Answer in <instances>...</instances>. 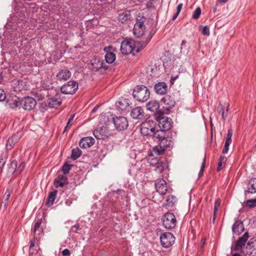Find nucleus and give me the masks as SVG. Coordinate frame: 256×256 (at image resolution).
<instances>
[{
  "instance_id": "17",
  "label": "nucleus",
  "mask_w": 256,
  "mask_h": 256,
  "mask_svg": "<svg viewBox=\"0 0 256 256\" xmlns=\"http://www.w3.org/2000/svg\"><path fill=\"white\" fill-rule=\"evenodd\" d=\"M156 192L161 195H164L168 191L167 184L163 178L158 180L155 184Z\"/></svg>"
},
{
  "instance_id": "62",
  "label": "nucleus",
  "mask_w": 256,
  "mask_h": 256,
  "mask_svg": "<svg viewBox=\"0 0 256 256\" xmlns=\"http://www.w3.org/2000/svg\"><path fill=\"white\" fill-rule=\"evenodd\" d=\"M186 43V40H182L181 44V46H182L183 45L185 44ZM182 48V47H181Z\"/></svg>"
},
{
  "instance_id": "16",
  "label": "nucleus",
  "mask_w": 256,
  "mask_h": 256,
  "mask_svg": "<svg viewBox=\"0 0 256 256\" xmlns=\"http://www.w3.org/2000/svg\"><path fill=\"white\" fill-rule=\"evenodd\" d=\"M130 104L129 99L121 98L116 102V106L118 110L126 112L129 110Z\"/></svg>"
},
{
  "instance_id": "33",
  "label": "nucleus",
  "mask_w": 256,
  "mask_h": 256,
  "mask_svg": "<svg viewBox=\"0 0 256 256\" xmlns=\"http://www.w3.org/2000/svg\"><path fill=\"white\" fill-rule=\"evenodd\" d=\"M130 18V14L129 12L124 11L122 12L119 14L118 16V20L120 22L124 23L127 20H129Z\"/></svg>"
},
{
  "instance_id": "44",
  "label": "nucleus",
  "mask_w": 256,
  "mask_h": 256,
  "mask_svg": "<svg viewBox=\"0 0 256 256\" xmlns=\"http://www.w3.org/2000/svg\"><path fill=\"white\" fill-rule=\"evenodd\" d=\"M202 12L201 8L200 7H198L194 11L192 18L194 20H197L199 18Z\"/></svg>"
},
{
  "instance_id": "12",
  "label": "nucleus",
  "mask_w": 256,
  "mask_h": 256,
  "mask_svg": "<svg viewBox=\"0 0 256 256\" xmlns=\"http://www.w3.org/2000/svg\"><path fill=\"white\" fill-rule=\"evenodd\" d=\"M36 100L32 98L26 96L22 98L20 101V104L26 110H30L36 106Z\"/></svg>"
},
{
  "instance_id": "20",
  "label": "nucleus",
  "mask_w": 256,
  "mask_h": 256,
  "mask_svg": "<svg viewBox=\"0 0 256 256\" xmlns=\"http://www.w3.org/2000/svg\"><path fill=\"white\" fill-rule=\"evenodd\" d=\"M154 90L158 94H165L168 90V85L164 82H159L154 85Z\"/></svg>"
},
{
  "instance_id": "63",
  "label": "nucleus",
  "mask_w": 256,
  "mask_h": 256,
  "mask_svg": "<svg viewBox=\"0 0 256 256\" xmlns=\"http://www.w3.org/2000/svg\"><path fill=\"white\" fill-rule=\"evenodd\" d=\"M220 2L222 3H226L228 2V0H218Z\"/></svg>"
},
{
  "instance_id": "23",
  "label": "nucleus",
  "mask_w": 256,
  "mask_h": 256,
  "mask_svg": "<svg viewBox=\"0 0 256 256\" xmlns=\"http://www.w3.org/2000/svg\"><path fill=\"white\" fill-rule=\"evenodd\" d=\"M130 116L134 119L141 120L144 116V110L139 106L134 108L131 110Z\"/></svg>"
},
{
  "instance_id": "59",
  "label": "nucleus",
  "mask_w": 256,
  "mask_h": 256,
  "mask_svg": "<svg viewBox=\"0 0 256 256\" xmlns=\"http://www.w3.org/2000/svg\"><path fill=\"white\" fill-rule=\"evenodd\" d=\"M72 202L70 200H66V205L70 206L72 204Z\"/></svg>"
},
{
  "instance_id": "45",
  "label": "nucleus",
  "mask_w": 256,
  "mask_h": 256,
  "mask_svg": "<svg viewBox=\"0 0 256 256\" xmlns=\"http://www.w3.org/2000/svg\"><path fill=\"white\" fill-rule=\"evenodd\" d=\"M246 204L250 208L256 206V198L255 199H250L246 200Z\"/></svg>"
},
{
  "instance_id": "5",
  "label": "nucleus",
  "mask_w": 256,
  "mask_h": 256,
  "mask_svg": "<svg viewBox=\"0 0 256 256\" xmlns=\"http://www.w3.org/2000/svg\"><path fill=\"white\" fill-rule=\"evenodd\" d=\"M146 19V18L140 13L136 17V23L133 28V32L138 38L142 36L146 32V28L144 24Z\"/></svg>"
},
{
  "instance_id": "13",
  "label": "nucleus",
  "mask_w": 256,
  "mask_h": 256,
  "mask_svg": "<svg viewBox=\"0 0 256 256\" xmlns=\"http://www.w3.org/2000/svg\"><path fill=\"white\" fill-rule=\"evenodd\" d=\"M162 102L164 104L163 108L166 110V114H168L170 110L174 107L175 100L170 95H166L161 100Z\"/></svg>"
},
{
  "instance_id": "38",
  "label": "nucleus",
  "mask_w": 256,
  "mask_h": 256,
  "mask_svg": "<svg viewBox=\"0 0 256 256\" xmlns=\"http://www.w3.org/2000/svg\"><path fill=\"white\" fill-rule=\"evenodd\" d=\"M226 161V157H225L224 156H221L220 157V158L219 159V162L218 163V168H217L218 171H220V170H222L223 168Z\"/></svg>"
},
{
  "instance_id": "53",
  "label": "nucleus",
  "mask_w": 256,
  "mask_h": 256,
  "mask_svg": "<svg viewBox=\"0 0 256 256\" xmlns=\"http://www.w3.org/2000/svg\"><path fill=\"white\" fill-rule=\"evenodd\" d=\"M230 143L225 142L224 148L222 150V153L223 154L227 153V152H228V150L229 146H230Z\"/></svg>"
},
{
  "instance_id": "27",
  "label": "nucleus",
  "mask_w": 256,
  "mask_h": 256,
  "mask_svg": "<svg viewBox=\"0 0 256 256\" xmlns=\"http://www.w3.org/2000/svg\"><path fill=\"white\" fill-rule=\"evenodd\" d=\"M166 135V131L161 129L156 130V129H154L152 137L154 140H157L160 142L163 138H164Z\"/></svg>"
},
{
  "instance_id": "29",
  "label": "nucleus",
  "mask_w": 256,
  "mask_h": 256,
  "mask_svg": "<svg viewBox=\"0 0 256 256\" xmlns=\"http://www.w3.org/2000/svg\"><path fill=\"white\" fill-rule=\"evenodd\" d=\"M109 48H104V51L106 52V54L105 55V60L107 63L108 64H112L116 60V54L112 52H108V49Z\"/></svg>"
},
{
  "instance_id": "64",
  "label": "nucleus",
  "mask_w": 256,
  "mask_h": 256,
  "mask_svg": "<svg viewBox=\"0 0 256 256\" xmlns=\"http://www.w3.org/2000/svg\"><path fill=\"white\" fill-rule=\"evenodd\" d=\"M232 256H242L240 254L238 253H236L232 254Z\"/></svg>"
},
{
  "instance_id": "2",
  "label": "nucleus",
  "mask_w": 256,
  "mask_h": 256,
  "mask_svg": "<svg viewBox=\"0 0 256 256\" xmlns=\"http://www.w3.org/2000/svg\"><path fill=\"white\" fill-rule=\"evenodd\" d=\"M164 112L162 111H159L154 114V117L158 122L159 128L166 132L172 128L173 122L170 118L164 116Z\"/></svg>"
},
{
  "instance_id": "21",
  "label": "nucleus",
  "mask_w": 256,
  "mask_h": 256,
  "mask_svg": "<svg viewBox=\"0 0 256 256\" xmlns=\"http://www.w3.org/2000/svg\"><path fill=\"white\" fill-rule=\"evenodd\" d=\"M71 72L67 69L61 70L57 73L56 78L58 80H67L71 76Z\"/></svg>"
},
{
  "instance_id": "52",
  "label": "nucleus",
  "mask_w": 256,
  "mask_h": 256,
  "mask_svg": "<svg viewBox=\"0 0 256 256\" xmlns=\"http://www.w3.org/2000/svg\"><path fill=\"white\" fill-rule=\"evenodd\" d=\"M26 164L24 162H22L18 167L17 168V171L19 173H20L24 168H25Z\"/></svg>"
},
{
  "instance_id": "26",
  "label": "nucleus",
  "mask_w": 256,
  "mask_h": 256,
  "mask_svg": "<svg viewBox=\"0 0 256 256\" xmlns=\"http://www.w3.org/2000/svg\"><path fill=\"white\" fill-rule=\"evenodd\" d=\"M62 100L58 95L48 99V104L50 107L56 108L60 106L62 104Z\"/></svg>"
},
{
  "instance_id": "1",
  "label": "nucleus",
  "mask_w": 256,
  "mask_h": 256,
  "mask_svg": "<svg viewBox=\"0 0 256 256\" xmlns=\"http://www.w3.org/2000/svg\"><path fill=\"white\" fill-rule=\"evenodd\" d=\"M140 42H135L131 40H124L121 44L120 50L122 54L128 55L134 51L140 52L143 48Z\"/></svg>"
},
{
  "instance_id": "18",
  "label": "nucleus",
  "mask_w": 256,
  "mask_h": 256,
  "mask_svg": "<svg viewBox=\"0 0 256 256\" xmlns=\"http://www.w3.org/2000/svg\"><path fill=\"white\" fill-rule=\"evenodd\" d=\"M246 248L248 254L252 256L256 255V238H250L246 244Z\"/></svg>"
},
{
  "instance_id": "60",
  "label": "nucleus",
  "mask_w": 256,
  "mask_h": 256,
  "mask_svg": "<svg viewBox=\"0 0 256 256\" xmlns=\"http://www.w3.org/2000/svg\"><path fill=\"white\" fill-rule=\"evenodd\" d=\"M179 14L178 12H176L172 16V20H174L178 16Z\"/></svg>"
},
{
  "instance_id": "56",
  "label": "nucleus",
  "mask_w": 256,
  "mask_h": 256,
  "mask_svg": "<svg viewBox=\"0 0 256 256\" xmlns=\"http://www.w3.org/2000/svg\"><path fill=\"white\" fill-rule=\"evenodd\" d=\"M206 156H205L203 159V162H202V166H201V168H200L201 170H204V168L206 167Z\"/></svg>"
},
{
  "instance_id": "43",
  "label": "nucleus",
  "mask_w": 256,
  "mask_h": 256,
  "mask_svg": "<svg viewBox=\"0 0 256 256\" xmlns=\"http://www.w3.org/2000/svg\"><path fill=\"white\" fill-rule=\"evenodd\" d=\"M12 192V187L10 186L8 187V188L6 190V192L4 196V197H3L6 202L8 201Z\"/></svg>"
},
{
  "instance_id": "28",
  "label": "nucleus",
  "mask_w": 256,
  "mask_h": 256,
  "mask_svg": "<svg viewBox=\"0 0 256 256\" xmlns=\"http://www.w3.org/2000/svg\"><path fill=\"white\" fill-rule=\"evenodd\" d=\"M246 192L254 194L256 192V178H251L248 184Z\"/></svg>"
},
{
  "instance_id": "42",
  "label": "nucleus",
  "mask_w": 256,
  "mask_h": 256,
  "mask_svg": "<svg viewBox=\"0 0 256 256\" xmlns=\"http://www.w3.org/2000/svg\"><path fill=\"white\" fill-rule=\"evenodd\" d=\"M72 166V164H68V162L64 163L62 168V170L64 174H67L69 172Z\"/></svg>"
},
{
  "instance_id": "6",
  "label": "nucleus",
  "mask_w": 256,
  "mask_h": 256,
  "mask_svg": "<svg viewBox=\"0 0 256 256\" xmlns=\"http://www.w3.org/2000/svg\"><path fill=\"white\" fill-rule=\"evenodd\" d=\"M164 226L168 230L174 228L176 226V219L175 216L172 212H166L162 218Z\"/></svg>"
},
{
  "instance_id": "14",
  "label": "nucleus",
  "mask_w": 256,
  "mask_h": 256,
  "mask_svg": "<svg viewBox=\"0 0 256 256\" xmlns=\"http://www.w3.org/2000/svg\"><path fill=\"white\" fill-rule=\"evenodd\" d=\"M94 136L98 140H105L109 137L110 133L106 126H102L93 132Z\"/></svg>"
},
{
  "instance_id": "58",
  "label": "nucleus",
  "mask_w": 256,
  "mask_h": 256,
  "mask_svg": "<svg viewBox=\"0 0 256 256\" xmlns=\"http://www.w3.org/2000/svg\"><path fill=\"white\" fill-rule=\"evenodd\" d=\"M72 228H75L76 229V230H78L80 229V225L78 224L74 225Z\"/></svg>"
},
{
  "instance_id": "30",
  "label": "nucleus",
  "mask_w": 256,
  "mask_h": 256,
  "mask_svg": "<svg viewBox=\"0 0 256 256\" xmlns=\"http://www.w3.org/2000/svg\"><path fill=\"white\" fill-rule=\"evenodd\" d=\"M176 202V198L175 196L172 195L169 196L167 197L163 206L166 207L168 209L174 206Z\"/></svg>"
},
{
  "instance_id": "57",
  "label": "nucleus",
  "mask_w": 256,
  "mask_h": 256,
  "mask_svg": "<svg viewBox=\"0 0 256 256\" xmlns=\"http://www.w3.org/2000/svg\"><path fill=\"white\" fill-rule=\"evenodd\" d=\"M182 6H183V4L182 3H180L178 4V6H177V8H176V12L180 14V12L182 8Z\"/></svg>"
},
{
  "instance_id": "15",
  "label": "nucleus",
  "mask_w": 256,
  "mask_h": 256,
  "mask_svg": "<svg viewBox=\"0 0 256 256\" xmlns=\"http://www.w3.org/2000/svg\"><path fill=\"white\" fill-rule=\"evenodd\" d=\"M249 237V233L247 232H244V235L240 237L236 240L234 247V250L237 252H241Z\"/></svg>"
},
{
  "instance_id": "48",
  "label": "nucleus",
  "mask_w": 256,
  "mask_h": 256,
  "mask_svg": "<svg viewBox=\"0 0 256 256\" xmlns=\"http://www.w3.org/2000/svg\"><path fill=\"white\" fill-rule=\"evenodd\" d=\"M153 35L154 34L151 32L146 38V41L144 42H141L142 43V48H144L146 46L152 38Z\"/></svg>"
},
{
  "instance_id": "46",
  "label": "nucleus",
  "mask_w": 256,
  "mask_h": 256,
  "mask_svg": "<svg viewBox=\"0 0 256 256\" xmlns=\"http://www.w3.org/2000/svg\"><path fill=\"white\" fill-rule=\"evenodd\" d=\"M74 116V114H73L70 116V118L68 119V122H67L66 126L65 127L64 132L68 130L73 124V120Z\"/></svg>"
},
{
  "instance_id": "47",
  "label": "nucleus",
  "mask_w": 256,
  "mask_h": 256,
  "mask_svg": "<svg viewBox=\"0 0 256 256\" xmlns=\"http://www.w3.org/2000/svg\"><path fill=\"white\" fill-rule=\"evenodd\" d=\"M232 136V129L230 128L228 130L225 142L231 144Z\"/></svg>"
},
{
  "instance_id": "22",
  "label": "nucleus",
  "mask_w": 256,
  "mask_h": 256,
  "mask_svg": "<svg viewBox=\"0 0 256 256\" xmlns=\"http://www.w3.org/2000/svg\"><path fill=\"white\" fill-rule=\"evenodd\" d=\"M160 105L159 102L156 100H152L148 102L146 104L147 110L154 112H157L159 111H162L160 110Z\"/></svg>"
},
{
  "instance_id": "10",
  "label": "nucleus",
  "mask_w": 256,
  "mask_h": 256,
  "mask_svg": "<svg viewBox=\"0 0 256 256\" xmlns=\"http://www.w3.org/2000/svg\"><path fill=\"white\" fill-rule=\"evenodd\" d=\"M78 83L74 80H70L64 84L60 88L61 92L66 94H72L78 89Z\"/></svg>"
},
{
  "instance_id": "41",
  "label": "nucleus",
  "mask_w": 256,
  "mask_h": 256,
  "mask_svg": "<svg viewBox=\"0 0 256 256\" xmlns=\"http://www.w3.org/2000/svg\"><path fill=\"white\" fill-rule=\"evenodd\" d=\"M17 165L18 162L16 160H12L10 164V166L8 168L9 172L14 174L16 170H17Z\"/></svg>"
},
{
  "instance_id": "25",
  "label": "nucleus",
  "mask_w": 256,
  "mask_h": 256,
  "mask_svg": "<svg viewBox=\"0 0 256 256\" xmlns=\"http://www.w3.org/2000/svg\"><path fill=\"white\" fill-rule=\"evenodd\" d=\"M68 184V178L64 174H58V178L54 180V186L56 188L62 187Z\"/></svg>"
},
{
  "instance_id": "51",
  "label": "nucleus",
  "mask_w": 256,
  "mask_h": 256,
  "mask_svg": "<svg viewBox=\"0 0 256 256\" xmlns=\"http://www.w3.org/2000/svg\"><path fill=\"white\" fill-rule=\"evenodd\" d=\"M6 98V94L2 89L0 88V102L4 101Z\"/></svg>"
},
{
  "instance_id": "24",
  "label": "nucleus",
  "mask_w": 256,
  "mask_h": 256,
  "mask_svg": "<svg viewBox=\"0 0 256 256\" xmlns=\"http://www.w3.org/2000/svg\"><path fill=\"white\" fill-rule=\"evenodd\" d=\"M244 230L243 223L240 220H236L232 226V232L236 235H239Z\"/></svg>"
},
{
  "instance_id": "36",
  "label": "nucleus",
  "mask_w": 256,
  "mask_h": 256,
  "mask_svg": "<svg viewBox=\"0 0 256 256\" xmlns=\"http://www.w3.org/2000/svg\"><path fill=\"white\" fill-rule=\"evenodd\" d=\"M156 155L153 152V150L148 154V161L150 164L154 166V167L157 164L160 162L157 158H152V157Z\"/></svg>"
},
{
  "instance_id": "40",
  "label": "nucleus",
  "mask_w": 256,
  "mask_h": 256,
  "mask_svg": "<svg viewBox=\"0 0 256 256\" xmlns=\"http://www.w3.org/2000/svg\"><path fill=\"white\" fill-rule=\"evenodd\" d=\"M225 105L226 106V112H224V106H222V105H220V112L222 113V118L224 120H226V118L227 116L228 112V108L230 106V104L228 103H226Z\"/></svg>"
},
{
  "instance_id": "34",
  "label": "nucleus",
  "mask_w": 256,
  "mask_h": 256,
  "mask_svg": "<svg viewBox=\"0 0 256 256\" xmlns=\"http://www.w3.org/2000/svg\"><path fill=\"white\" fill-rule=\"evenodd\" d=\"M17 138L16 136H12L10 137L6 144V148L7 150H10L17 142Z\"/></svg>"
},
{
  "instance_id": "39",
  "label": "nucleus",
  "mask_w": 256,
  "mask_h": 256,
  "mask_svg": "<svg viewBox=\"0 0 256 256\" xmlns=\"http://www.w3.org/2000/svg\"><path fill=\"white\" fill-rule=\"evenodd\" d=\"M8 158V154H2L0 158V172H2V170Z\"/></svg>"
},
{
  "instance_id": "9",
  "label": "nucleus",
  "mask_w": 256,
  "mask_h": 256,
  "mask_svg": "<svg viewBox=\"0 0 256 256\" xmlns=\"http://www.w3.org/2000/svg\"><path fill=\"white\" fill-rule=\"evenodd\" d=\"M90 68L92 70L97 72L101 68L106 70L108 66L105 64L104 60L100 57L94 56L90 60Z\"/></svg>"
},
{
  "instance_id": "32",
  "label": "nucleus",
  "mask_w": 256,
  "mask_h": 256,
  "mask_svg": "<svg viewBox=\"0 0 256 256\" xmlns=\"http://www.w3.org/2000/svg\"><path fill=\"white\" fill-rule=\"evenodd\" d=\"M57 190H54L52 192H50L48 196V198L46 202V205L48 206H50L52 205L54 200L56 198L57 195Z\"/></svg>"
},
{
  "instance_id": "11",
  "label": "nucleus",
  "mask_w": 256,
  "mask_h": 256,
  "mask_svg": "<svg viewBox=\"0 0 256 256\" xmlns=\"http://www.w3.org/2000/svg\"><path fill=\"white\" fill-rule=\"evenodd\" d=\"M116 128L120 131L126 130L128 126V121L124 116H116L112 118Z\"/></svg>"
},
{
  "instance_id": "19",
  "label": "nucleus",
  "mask_w": 256,
  "mask_h": 256,
  "mask_svg": "<svg viewBox=\"0 0 256 256\" xmlns=\"http://www.w3.org/2000/svg\"><path fill=\"white\" fill-rule=\"evenodd\" d=\"M95 140L90 136L82 138L80 142L79 146L80 148H86L91 147L94 144Z\"/></svg>"
},
{
  "instance_id": "37",
  "label": "nucleus",
  "mask_w": 256,
  "mask_h": 256,
  "mask_svg": "<svg viewBox=\"0 0 256 256\" xmlns=\"http://www.w3.org/2000/svg\"><path fill=\"white\" fill-rule=\"evenodd\" d=\"M82 154V151L78 148H74L72 150L71 158L73 160L78 158Z\"/></svg>"
},
{
  "instance_id": "7",
  "label": "nucleus",
  "mask_w": 256,
  "mask_h": 256,
  "mask_svg": "<svg viewBox=\"0 0 256 256\" xmlns=\"http://www.w3.org/2000/svg\"><path fill=\"white\" fill-rule=\"evenodd\" d=\"M160 242L162 247L168 248L174 244L175 242V237L172 233L166 232L160 236Z\"/></svg>"
},
{
  "instance_id": "35",
  "label": "nucleus",
  "mask_w": 256,
  "mask_h": 256,
  "mask_svg": "<svg viewBox=\"0 0 256 256\" xmlns=\"http://www.w3.org/2000/svg\"><path fill=\"white\" fill-rule=\"evenodd\" d=\"M167 167V163L163 161H160L159 163L154 167V170L159 174H162L164 169Z\"/></svg>"
},
{
  "instance_id": "55",
  "label": "nucleus",
  "mask_w": 256,
  "mask_h": 256,
  "mask_svg": "<svg viewBox=\"0 0 256 256\" xmlns=\"http://www.w3.org/2000/svg\"><path fill=\"white\" fill-rule=\"evenodd\" d=\"M62 254L63 256H70V250L68 248H66L62 251Z\"/></svg>"
},
{
  "instance_id": "4",
  "label": "nucleus",
  "mask_w": 256,
  "mask_h": 256,
  "mask_svg": "<svg viewBox=\"0 0 256 256\" xmlns=\"http://www.w3.org/2000/svg\"><path fill=\"white\" fill-rule=\"evenodd\" d=\"M173 144L172 138L167 134L160 142L159 144L153 148V152L156 156L162 154L166 150L172 146Z\"/></svg>"
},
{
  "instance_id": "8",
  "label": "nucleus",
  "mask_w": 256,
  "mask_h": 256,
  "mask_svg": "<svg viewBox=\"0 0 256 256\" xmlns=\"http://www.w3.org/2000/svg\"><path fill=\"white\" fill-rule=\"evenodd\" d=\"M156 123L152 120L142 122L140 126V132L145 136H152L155 129Z\"/></svg>"
},
{
  "instance_id": "3",
  "label": "nucleus",
  "mask_w": 256,
  "mask_h": 256,
  "mask_svg": "<svg viewBox=\"0 0 256 256\" xmlns=\"http://www.w3.org/2000/svg\"><path fill=\"white\" fill-rule=\"evenodd\" d=\"M132 96L136 100L143 102L149 98L150 92L146 86L144 85H138L134 89Z\"/></svg>"
},
{
  "instance_id": "49",
  "label": "nucleus",
  "mask_w": 256,
  "mask_h": 256,
  "mask_svg": "<svg viewBox=\"0 0 256 256\" xmlns=\"http://www.w3.org/2000/svg\"><path fill=\"white\" fill-rule=\"evenodd\" d=\"M220 198H217L214 202V214H216V212L218 208L220 206Z\"/></svg>"
},
{
  "instance_id": "31",
  "label": "nucleus",
  "mask_w": 256,
  "mask_h": 256,
  "mask_svg": "<svg viewBox=\"0 0 256 256\" xmlns=\"http://www.w3.org/2000/svg\"><path fill=\"white\" fill-rule=\"evenodd\" d=\"M42 222V219H38L36 222L34 223L32 232L34 234L40 235L43 232V228L40 227V225Z\"/></svg>"
},
{
  "instance_id": "50",
  "label": "nucleus",
  "mask_w": 256,
  "mask_h": 256,
  "mask_svg": "<svg viewBox=\"0 0 256 256\" xmlns=\"http://www.w3.org/2000/svg\"><path fill=\"white\" fill-rule=\"evenodd\" d=\"M202 33L204 36H209L210 34V28L208 26H204L202 29Z\"/></svg>"
},
{
  "instance_id": "61",
  "label": "nucleus",
  "mask_w": 256,
  "mask_h": 256,
  "mask_svg": "<svg viewBox=\"0 0 256 256\" xmlns=\"http://www.w3.org/2000/svg\"><path fill=\"white\" fill-rule=\"evenodd\" d=\"M204 172V170H200V171L199 174H198V176L199 177H200V176H202L203 175Z\"/></svg>"
},
{
  "instance_id": "54",
  "label": "nucleus",
  "mask_w": 256,
  "mask_h": 256,
  "mask_svg": "<svg viewBox=\"0 0 256 256\" xmlns=\"http://www.w3.org/2000/svg\"><path fill=\"white\" fill-rule=\"evenodd\" d=\"M35 246V238H34L33 240H30V244L29 246V249L30 252H32V250H33V248Z\"/></svg>"
}]
</instances>
